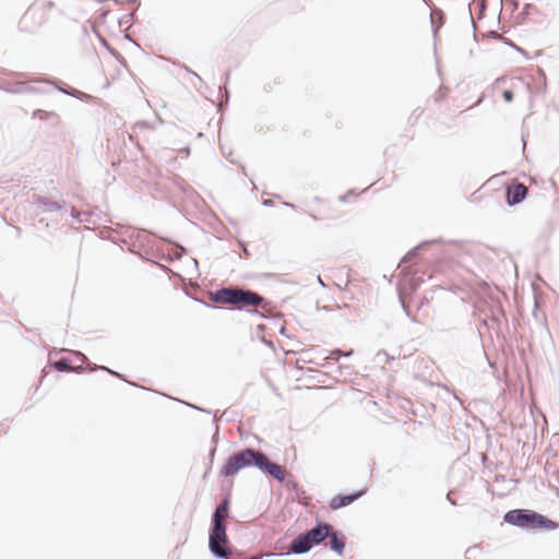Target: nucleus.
I'll return each mask as SVG.
<instances>
[{"label":"nucleus","mask_w":559,"mask_h":559,"mask_svg":"<svg viewBox=\"0 0 559 559\" xmlns=\"http://www.w3.org/2000/svg\"><path fill=\"white\" fill-rule=\"evenodd\" d=\"M213 423L215 424V432L214 435L212 436V445H216L217 444V440H218V425H217V417L214 415L213 417Z\"/></svg>","instance_id":"c756f323"},{"label":"nucleus","mask_w":559,"mask_h":559,"mask_svg":"<svg viewBox=\"0 0 559 559\" xmlns=\"http://www.w3.org/2000/svg\"><path fill=\"white\" fill-rule=\"evenodd\" d=\"M503 521L528 533L551 532L559 522L531 509H512L504 513Z\"/></svg>","instance_id":"f03ea898"},{"label":"nucleus","mask_w":559,"mask_h":559,"mask_svg":"<svg viewBox=\"0 0 559 559\" xmlns=\"http://www.w3.org/2000/svg\"><path fill=\"white\" fill-rule=\"evenodd\" d=\"M219 95L225 98V100H221L217 105L218 110H222L223 107L227 106V103L229 99V91H228L226 84H224L223 86L219 87Z\"/></svg>","instance_id":"5701e85b"},{"label":"nucleus","mask_w":559,"mask_h":559,"mask_svg":"<svg viewBox=\"0 0 559 559\" xmlns=\"http://www.w3.org/2000/svg\"><path fill=\"white\" fill-rule=\"evenodd\" d=\"M430 23H431L433 37L436 38L440 27L444 23V14H443L442 10L436 8L431 11Z\"/></svg>","instance_id":"6ab92c4d"},{"label":"nucleus","mask_w":559,"mask_h":559,"mask_svg":"<svg viewBox=\"0 0 559 559\" xmlns=\"http://www.w3.org/2000/svg\"><path fill=\"white\" fill-rule=\"evenodd\" d=\"M283 204L287 207H295V205L293 203H289V202H283Z\"/></svg>","instance_id":"09e8293b"},{"label":"nucleus","mask_w":559,"mask_h":559,"mask_svg":"<svg viewBox=\"0 0 559 559\" xmlns=\"http://www.w3.org/2000/svg\"><path fill=\"white\" fill-rule=\"evenodd\" d=\"M349 195H356V191H355V189H350V190H348L345 194L340 195L338 200H340L341 202H346V201H347V198H349Z\"/></svg>","instance_id":"473e14b6"},{"label":"nucleus","mask_w":559,"mask_h":559,"mask_svg":"<svg viewBox=\"0 0 559 559\" xmlns=\"http://www.w3.org/2000/svg\"><path fill=\"white\" fill-rule=\"evenodd\" d=\"M185 404H186L187 406L191 407V408H195V409H198V411H201V412H204V413H207V414H211V413H212L210 409L199 407V406H197V405H194V404H191V403H188V402H186Z\"/></svg>","instance_id":"4c0bfd02"},{"label":"nucleus","mask_w":559,"mask_h":559,"mask_svg":"<svg viewBox=\"0 0 559 559\" xmlns=\"http://www.w3.org/2000/svg\"><path fill=\"white\" fill-rule=\"evenodd\" d=\"M501 40L503 41L504 45L512 47L513 49H515L518 52L524 55L525 57L527 56V52L523 48L515 45L511 39L503 37Z\"/></svg>","instance_id":"a878e982"},{"label":"nucleus","mask_w":559,"mask_h":559,"mask_svg":"<svg viewBox=\"0 0 559 559\" xmlns=\"http://www.w3.org/2000/svg\"><path fill=\"white\" fill-rule=\"evenodd\" d=\"M100 40H102L103 46H104L107 50H108V47H111V46L108 44V41H107L106 39L102 38Z\"/></svg>","instance_id":"c03bdc74"},{"label":"nucleus","mask_w":559,"mask_h":559,"mask_svg":"<svg viewBox=\"0 0 559 559\" xmlns=\"http://www.w3.org/2000/svg\"><path fill=\"white\" fill-rule=\"evenodd\" d=\"M330 528V523L318 520L311 528L299 533L289 542L284 555H304L309 552L313 547L321 545L328 538ZM280 556H283V554H280Z\"/></svg>","instance_id":"7ed1b4c3"},{"label":"nucleus","mask_w":559,"mask_h":559,"mask_svg":"<svg viewBox=\"0 0 559 559\" xmlns=\"http://www.w3.org/2000/svg\"><path fill=\"white\" fill-rule=\"evenodd\" d=\"M108 52L115 57V59L123 67L127 69V60L124 59V57L117 50L115 49L114 47H108Z\"/></svg>","instance_id":"b1692460"},{"label":"nucleus","mask_w":559,"mask_h":559,"mask_svg":"<svg viewBox=\"0 0 559 559\" xmlns=\"http://www.w3.org/2000/svg\"><path fill=\"white\" fill-rule=\"evenodd\" d=\"M127 382H128L129 384L133 385V386L140 388V385L135 384L134 382H129V381H127ZM141 389H143V388L141 386Z\"/></svg>","instance_id":"864d4df0"},{"label":"nucleus","mask_w":559,"mask_h":559,"mask_svg":"<svg viewBox=\"0 0 559 559\" xmlns=\"http://www.w3.org/2000/svg\"><path fill=\"white\" fill-rule=\"evenodd\" d=\"M281 333H282V334H284V333H285V328H284V326H282V328H281Z\"/></svg>","instance_id":"13d9d810"},{"label":"nucleus","mask_w":559,"mask_h":559,"mask_svg":"<svg viewBox=\"0 0 559 559\" xmlns=\"http://www.w3.org/2000/svg\"><path fill=\"white\" fill-rule=\"evenodd\" d=\"M454 397H455V400H457L460 402L461 405L463 404V402L459 399V396L456 394H454Z\"/></svg>","instance_id":"6e6d98bb"},{"label":"nucleus","mask_w":559,"mask_h":559,"mask_svg":"<svg viewBox=\"0 0 559 559\" xmlns=\"http://www.w3.org/2000/svg\"><path fill=\"white\" fill-rule=\"evenodd\" d=\"M545 472L550 476L549 485L559 496V488L552 485V481L559 484V465L556 462H547L545 464Z\"/></svg>","instance_id":"a211bd4d"},{"label":"nucleus","mask_w":559,"mask_h":559,"mask_svg":"<svg viewBox=\"0 0 559 559\" xmlns=\"http://www.w3.org/2000/svg\"><path fill=\"white\" fill-rule=\"evenodd\" d=\"M328 538L330 539V549L337 554L338 556H342L345 550L346 546V537L341 532L335 530L332 525L329 530Z\"/></svg>","instance_id":"4468645a"},{"label":"nucleus","mask_w":559,"mask_h":559,"mask_svg":"<svg viewBox=\"0 0 559 559\" xmlns=\"http://www.w3.org/2000/svg\"><path fill=\"white\" fill-rule=\"evenodd\" d=\"M270 302L257 292L251 289H239L237 302L235 306L236 310H243L249 306H258L261 309H266Z\"/></svg>","instance_id":"39448f33"},{"label":"nucleus","mask_w":559,"mask_h":559,"mask_svg":"<svg viewBox=\"0 0 559 559\" xmlns=\"http://www.w3.org/2000/svg\"><path fill=\"white\" fill-rule=\"evenodd\" d=\"M506 203L509 206H514L522 203L527 194V188L524 183L513 182L506 189Z\"/></svg>","instance_id":"9b49d317"},{"label":"nucleus","mask_w":559,"mask_h":559,"mask_svg":"<svg viewBox=\"0 0 559 559\" xmlns=\"http://www.w3.org/2000/svg\"><path fill=\"white\" fill-rule=\"evenodd\" d=\"M421 112H423V110H420L419 108H417V109H415V110H414L413 115H414V116H416V117H418V116H420V115H421Z\"/></svg>","instance_id":"49530a36"},{"label":"nucleus","mask_w":559,"mask_h":559,"mask_svg":"<svg viewBox=\"0 0 559 559\" xmlns=\"http://www.w3.org/2000/svg\"><path fill=\"white\" fill-rule=\"evenodd\" d=\"M33 204L43 213L58 212L68 205L66 200L53 201L46 195L34 194Z\"/></svg>","instance_id":"9d476101"},{"label":"nucleus","mask_w":559,"mask_h":559,"mask_svg":"<svg viewBox=\"0 0 559 559\" xmlns=\"http://www.w3.org/2000/svg\"><path fill=\"white\" fill-rule=\"evenodd\" d=\"M263 453V451L254 448H243L235 451L225 460L219 475L222 477H231L243 468L255 467L259 469Z\"/></svg>","instance_id":"20e7f679"},{"label":"nucleus","mask_w":559,"mask_h":559,"mask_svg":"<svg viewBox=\"0 0 559 559\" xmlns=\"http://www.w3.org/2000/svg\"><path fill=\"white\" fill-rule=\"evenodd\" d=\"M100 40H102L103 46H104L107 50H108V47H111V46L108 44V41H107L106 39L102 38Z\"/></svg>","instance_id":"a18cd8bd"},{"label":"nucleus","mask_w":559,"mask_h":559,"mask_svg":"<svg viewBox=\"0 0 559 559\" xmlns=\"http://www.w3.org/2000/svg\"><path fill=\"white\" fill-rule=\"evenodd\" d=\"M99 370L106 371V372H108L109 374H111V376H114V377H117V378H118V379H120V380L127 381V379H126V376H124V374H122V373H120V372H118V371H115V370H112V369H110V368H108V367H106V366H103V365H102V366H99Z\"/></svg>","instance_id":"bb28decb"},{"label":"nucleus","mask_w":559,"mask_h":559,"mask_svg":"<svg viewBox=\"0 0 559 559\" xmlns=\"http://www.w3.org/2000/svg\"><path fill=\"white\" fill-rule=\"evenodd\" d=\"M537 8L534 4L526 3L522 10V12L518 15L519 22H523L526 16L537 13Z\"/></svg>","instance_id":"4be33fe9"},{"label":"nucleus","mask_w":559,"mask_h":559,"mask_svg":"<svg viewBox=\"0 0 559 559\" xmlns=\"http://www.w3.org/2000/svg\"><path fill=\"white\" fill-rule=\"evenodd\" d=\"M159 267L164 271H167V267L165 265H159Z\"/></svg>","instance_id":"4d7b16f0"},{"label":"nucleus","mask_w":559,"mask_h":559,"mask_svg":"<svg viewBox=\"0 0 559 559\" xmlns=\"http://www.w3.org/2000/svg\"><path fill=\"white\" fill-rule=\"evenodd\" d=\"M321 309L324 310V311H330V307L329 306H323Z\"/></svg>","instance_id":"603ef678"},{"label":"nucleus","mask_w":559,"mask_h":559,"mask_svg":"<svg viewBox=\"0 0 559 559\" xmlns=\"http://www.w3.org/2000/svg\"><path fill=\"white\" fill-rule=\"evenodd\" d=\"M229 78H230V72H229V71H227V73H226V75H225V82H224V84H227V83H228Z\"/></svg>","instance_id":"de8ad7c7"},{"label":"nucleus","mask_w":559,"mask_h":559,"mask_svg":"<svg viewBox=\"0 0 559 559\" xmlns=\"http://www.w3.org/2000/svg\"><path fill=\"white\" fill-rule=\"evenodd\" d=\"M44 22V15L41 11L35 7H29L20 20V29L25 32H34Z\"/></svg>","instance_id":"6e6552de"},{"label":"nucleus","mask_w":559,"mask_h":559,"mask_svg":"<svg viewBox=\"0 0 559 559\" xmlns=\"http://www.w3.org/2000/svg\"><path fill=\"white\" fill-rule=\"evenodd\" d=\"M502 5L511 7V11L514 12L519 8V1L518 0H501Z\"/></svg>","instance_id":"c85d7f7f"},{"label":"nucleus","mask_w":559,"mask_h":559,"mask_svg":"<svg viewBox=\"0 0 559 559\" xmlns=\"http://www.w3.org/2000/svg\"><path fill=\"white\" fill-rule=\"evenodd\" d=\"M99 366L100 365L87 362L86 366L83 367V371L93 372V371L99 370Z\"/></svg>","instance_id":"2f4dec72"},{"label":"nucleus","mask_w":559,"mask_h":559,"mask_svg":"<svg viewBox=\"0 0 559 559\" xmlns=\"http://www.w3.org/2000/svg\"><path fill=\"white\" fill-rule=\"evenodd\" d=\"M442 242H445L443 240V238H436V239H431V240H425L423 242H420L418 246H416L415 248H413L411 251H408L402 259V263H407V262H412L413 260H415L417 257H418V252L420 250H424L426 249L428 246H430L431 243H442Z\"/></svg>","instance_id":"2eb2a0df"},{"label":"nucleus","mask_w":559,"mask_h":559,"mask_svg":"<svg viewBox=\"0 0 559 559\" xmlns=\"http://www.w3.org/2000/svg\"><path fill=\"white\" fill-rule=\"evenodd\" d=\"M400 301H401V305H402V308H403L405 314L409 318V320L414 323H419V320L417 319V317L411 312L409 307L404 302V300L401 296H400Z\"/></svg>","instance_id":"393cba45"},{"label":"nucleus","mask_w":559,"mask_h":559,"mask_svg":"<svg viewBox=\"0 0 559 559\" xmlns=\"http://www.w3.org/2000/svg\"><path fill=\"white\" fill-rule=\"evenodd\" d=\"M502 97L507 103H511L513 100L514 94L511 90H504L502 92Z\"/></svg>","instance_id":"7c9ffc66"},{"label":"nucleus","mask_w":559,"mask_h":559,"mask_svg":"<svg viewBox=\"0 0 559 559\" xmlns=\"http://www.w3.org/2000/svg\"><path fill=\"white\" fill-rule=\"evenodd\" d=\"M248 312L250 314H253V316H259L261 318H267V316L265 313H263L262 311L258 310V309H249Z\"/></svg>","instance_id":"e433bc0d"},{"label":"nucleus","mask_w":559,"mask_h":559,"mask_svg":"<svg viewBox=\"0 0 559 559\" xmlns=\"http://www.w3.org/2000/svg\"><path fill=\"white\" fill-rule=\"evenodd\" d=\"M262 205L266 207H271L274 205L273 201L271 199H265L262 201Z\"/></svg>","instance_id":"a19ab883"},{"label":"nucleus","mask_w":559,"mask_h":559,"mask_svg":"<svg viewBox=\"0 0 559 559\" xmlns=\"http://www.w3.org/2000/svg\"><path fill=\"white\" fill-rule=\"evenodd\" d=\"M210 471H211V465H210V466H209V468L205 471V473H204V475H203V478H205V477L209 475Z\"/></svg>","instance_id":"8fccbe9b"},{"label":"nucleus","mask_w":559,"mask_h":559,"mask_svg":"<svg viewBox=\"0 0 559 559\" xmlns=\"http://www.w3.org/2000/svg\"><path fill=\"white\" fill-rule=\"evenodd\" d=\"M182 68L188 72V73H191L199 82H203L202 78L195 73L194 71H192L191 69H189L187 66H182Z\"/></svg>","instance_id":"c9c22d12"},{"label":"nucleus","mask_w":559,"mask_h":559,"mask_svg":"<svg viewBox=\"0 0 559 559\" xmlns=\"http://www.w3.org/2000/svg\"><path fill=\"white\" fill-rule=\"evenodd\" d=\"M365 493H366V489L356 490L350 493H338L330 500L329 507L332 510H338L341 508L347 507V506L352 504L353 502L357 501Z\"/></svg>","instance_id":"f8f14e48"},{"label":"nucleus","mask_w":559,"mask_h":559,"mask_svg":"<svg viewBox=\"0 0 559 559\" xmlns=\"http://www.w3.org/2000/svg\"><path fill=\"white\" fill-rule=\"evenodd\" d=\"M538 72L545 79V72L542 69H539Z\"/></svg>","instance_id":"5fc2aeb1"},{"label":"nucleus","mask_w":559,"mask_h":559,"mask_svg":"<svg viewBox=\"0 0 559 559\" xmlns=\"http://www.w3.org/2000/svg\"><path fill=\"white\" fill-rule=\"evenodd\" d=\"M32 118L48 121L52 127H56L60 123V116L55 111L35 109L32 114Z\"/></svg>","instance_id":"f3484780"},{"label":"nucleus","mask_w":559,"mask_h":559,"mask_svg":"<svg viewBox=\"0 0 559 559\" xmlns=\"http://www.w3.org/2000/svg\"><path fill=\"white\" fill-rule=\"evenodd\" d=\"M215 453H216V445H212V448L209 451V460H210L211 465L213 464Z\"/></svg>","instance_id":"f704fd0d"},{"label":"nucleus","mask_w":559,"mask_h":559,"mask_svg":"<svg viewBox=\"0 0 559 559\" xmlns=\"http://www.w3.org/2000/svg\"><path fill=\"white\" fill-rule=\"evenodd\" d=\"M241 169H242L243 174H245V175H247V174H246L245 166H241Z\"/></svg>","instance_id":"052dcab7"},{"label":"nucleus","mask_w":559,"mask_h":559,"mask_svg":"<svg viewBox=\"0 0 559 559\" xmlns=\"http://www.w3.org/2000/svg\"><path fill=\"white\" fill-rule=\"evenodd\" d=\"M52 367L59 372H74L81 373L83 372V366H73L72 361L67 357H61L53 361Z\"/></svg>","instance_id":"dca6fc26"},{"label":"nucleus","mask_w":559,"mask_h":559,"mask_svg":"<svg viewBox=\"0 0 559 559\" xmlns=\"http://www.w3.org/2000/svg\"><path fill=\"white\" fill-rule=\"evenodd\" d=\"M447 500L452 504V506H456V501L454 499L451 498V495L450 492L447 495Z\"/></svg>","instance_id":"79ce46f5"},{"label":"nucleus","mask_w":559,"mask_h":559,"mask_svg":"<svg viewBox=\"0 0 559 559\" xmlns=\"http://www.w3.org/2000/svg\"><path fill=\"white\" fill-rule=\"evenodd\" d=\"M240 247H241V249H242V253H243V255L248 258V257L250 255V252H249V250H248V248H247V245H246L243 241H241V242H240Z\"/></svg>","instance_id":"ea45409f"},{"label":"nucleus","mask_w":559,"mask_h":559,"mask_svg":"<svg viewBox=\"0 0 559 559\" xmlns=\"http://www.w3.org/2000/svg\"><path fill=\"white\" fill-rule=\"evenodd\" d=\"M263 342H264L265 344H267V345H272V343H271V342L269 343V341H264V340H263Z\"/></svg>","instance_id":"680f3d73"},{"label":"nucleus","mask_w":559,"mask_h":559,"mask_svg":"<svg viewBox=\"0 0 559 559\" xmlns=\"http://www.w3.org/2000/svg\"><path fill=\"white\" fill-rule=\"evenodd\" d=\"M354 354V350L350 349L348 352H343L340 348H336L334 350H331L329 356L326 358L338 361L341 357H350Z\"/></svg>","instance_id":"412c9836"},{"label":"nucleus","mask_w":559,"mask_h":559,"mask_svg":"<svg viewBox=\"0 0 559 559\" xmlns=\"http://www.w3.org/2000/svg\"><path fill=\"white\" fill-rule=\"evenodd\" d=\"M240 287L229 286L218 288L210 294V300L217 305H228L235 309Z\"/></svg>","instance_id":"0eeeda50"},{"label":"nucleus","mask_w":559,"mask_h":559,"mask_svg":"<svg viewBox=\"0 0 559 559\" xmlns=\"http://www.w3.org/2000/svg\"><path fill=\"white\" fill-rule=\"evenodd\" d=\"M43 83L53 85L55 90H57L58 92H60L64 95L72 96V97L78 98L83 102L90 100L92 98L91 95H88L84 92H81L79 90H75L71 86H68L57 79H43Z\"/></svg>","instance_id":"ddd939ff"},{"label":"nucleus","mask_w":559,"mask_h":559,"mask_svg":"<svg viewBox=\"0 0 559 559\" xmlns=\"http://www.w3.org/2000/svg\"><path fill=\"white\" fill-rule=\"evenodd\" d=\"M262 557L261 556H255V557H246L243 559H261Z\"/></svg>","instance_id":"3c124183"},{"label":"nucleus","mask_w":559,"mask_h":559,"mask_svg":"<svg viewBox=\"0 0 559 559\" xmlns=\"http://www.w3.org/2000/svg\"><path fill=\"white\" fill-rule=\"evenodd\" d=\"M259 471L262 474L272 477L278 483H284L286 477L292 476L282 465L271 461L265 453H263V459L259 465Z\"/></svg>","instance_id":"423d86ee"},{"label":"nucleus","mask_w":559,"mask_h":559,"mask_svg":"<svg viewBox=\"0 0 559 559\" xmlns=\"http://www.w3.org/2000/svg\"><path fill=\"white\" fill-rule=\"evenodd\" d=\"M286 487V489L290 490V491H297L298 490V484L292 479V476L290 477H286L285 478V481L283 483Z\"/></svg>","instance_id":"cd10ccee"},{"label":"nucleus","mask_w":559,"mask_h":559,"mask_svg":"<svg viewBox=\"0 0 559 559\" xmlns=\"http://www.w3.org/2000/svg\"><path fill=\"white\" fill-rule=\"evenodd\" d=\"M488 36L491 37V38H495V39H499L501 40L503 38V36H501L499 33H497L496 31H490L488 33Z\"/></svg>","instance_id":"58836bf2"},{"label":"nucleus","mask_w":559,"mask_h":559,"mask_svg":"<svg viewBox=\"0 0 559 559\" xmlns=\"http://www.w3.org/2000/svg\"><path fill=\"white\" fill-rule=\"evenodd\" d=\"M229 498H223L215 507L209 530V549L211 555L217 559H226L228 549L225 547L229 543L226 533V526L223 520L229 514Z\"/></svg>","instance_id":"f257e3e1"},{"label":"nucleus","mask_w":559,"mask_h":559,"mask_svg":"<svg viewBox=\"0 0 559 559\" xmlns=\"http://www.w3.org/2000/svg\"><path fill=\"white\" fill-rule=\"evenodd\" d=\"M73 354L82 364L87 361V357L82 352L75 350Z\"/></svg>","instance_id":"72a5a7b5"},{"label":"nucleus","mask_w":559,"mask_h":559,"mask_svg":"<svg viewBox=\"0 0 559 559\" xmlns=\"http://www.w3.org/2000/svg\"><path fill=\"white\" fill-rule=\"evenodd\" d=\"M93 212L78 211L74 207L71 210V217L79 223H90Z\"/></svg>","instance_id":"aec40b11"},{"label":"nucleus","mask_w":559,"mask_h":559,"mask_svg":"<svg viewBox=\"0 0 559 559\" xmlns=\"http://www.w3.org/2000/svg\"><path fill=\"white\" fill-rule=\"evenodd\" d=\"M35 82H43V79L29 82L4 83L0 85V90L10 94H43L44 91L33 84Z\"/></svg>","instance_id":"1a4fd4ad"},{"label":"nucleus","mask_w":559,"mask_h":559,"mask_svg":"<svg viewBox=\"0 0 559 559\" xmlns=\"http://www.w3.org/2000/svg\"><path fill=\"white\" fill-rule=\"evenodd\" d=\"M472 25H473L474 28L476 27L475 22H474L473 19H472Z\"/></svg>","instance_id":"bf43d9fd"},{"label":"nucleus","mask_w":559,"mask_h":559,"mask_svg":"<svg viewBox=\"0 0 559 559\" xmlns=\"http://www.w3.org/2000/svg\"><path fill=\"white\" fill-rule=\"evenodd\" d=\"M317 281L318 283L322 286V287H326L325 283L323 282L322 277L320 275L317 276Z\"/></svg>","instance_id":"37998d69"}]
</instances>
